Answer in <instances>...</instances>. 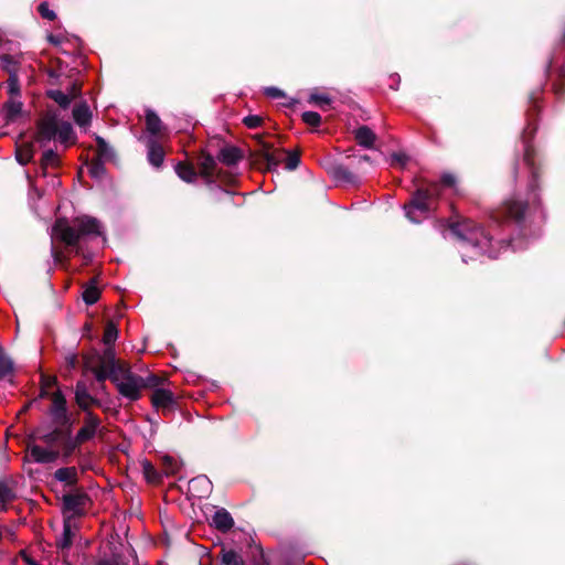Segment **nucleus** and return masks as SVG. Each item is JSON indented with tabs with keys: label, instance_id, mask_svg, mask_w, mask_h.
I'll use <instances>...</instances> for the list:
<instances>
[{
	"label": "nucleus",
	"instance_id": "nucleus-38",
	"mask_svg": "<svg viewBox=\"0 0 565 565\" xmlns=\"http://www.w3.org/2000/svg\"><path fill=\"white\" fill-rule=\"evenodd\" d=\"M8 94L10 98H18L20 95V83L19 77H9L7 82Z\"/></svg>",
	"mask_w": 565,
	"mask_h": 565
},
{
	"label": "nucleus",
	"instance_id": "nucleus-39",
	"mask_svg": "<svg viewBox=\"0 0 565 565\" xmlns=\"http://www.w3.org/2000/svg\"><path fill=\"white\" fill-rule=\"evenodd\" d=\"M118 337L117 328L110 323L106 327L105 333H104V342L106 345L113 344Z\"/></svg>",
	"mask_w": 565,
	"mask_h": 565
},
{
	"label": "nucleus",
	"instance_id": "nucleus-18",
	"mask_svg": "<svg viewBox=\"0 0 565 565\" xmlns=\"http://www.w3.org/2000/svg\"><path fill=\"white\" fill-rule=\"evenodd\" d=\"M152 404L156 408H170L173 405V394L166 388H157L152 393Z\"/></svg>",
	"mask_w": 565,
	"mask_h": 565
},
{
	"label": "nucleus",
	"instance_id": "nucleus-35",
	"mask_svg": "<svg viewBox=\"0 0 565 565\" xmlns=\"http://www.w3.org/2000/svg\"><path fill=\"white\" fill-rule=\"evenodd\" d=\"M215 167V160L212 156H204L201 160V170L202 174L205 177H211L212 171Z\"/></svg>",
	"mask_w": 565,
	"mask_h": 565
},
{
	"label": "nucleus",
	"instance_id": "nucleus-12",
	"mask_svg": "<svg viewBox=\"0 0 565 565\" xmlns=\"http://www.w3.org/2000/svg\"><path fill=\"white\" fill-rule=\"evenodd\" d=\"M212 488V482L206 476H198L189 482V492L195 498L209 497Z\"/></svg>",
	"mask_w": 565,
	"mask_h": 565
},
{
	"label": "nucleus",
	"instance_id": "nucleus-34",
	"mask_svg": "<svg viewBox=\"0 0 565 565\" xmlns=\"http://www.w3.org/2000/svg\"><path fill=\"white\" fill-rule=\"evenodd\" d=\"M224 565H244L243 559L234 551H226L222 555Z\"/></svg>",
	"mask_w": 565,
	"mask_h": 565
},
{
	"label": "nucleus",
	"instance_id": "nucleus-8",
	"mask_svg": "<svg viewBox=\"0 0 565 565\" xmlns=\"http://www.w3.org/2000/svg\"><path fill=\"white\" fill-rule=\"evenodd\" d=\"M24 116L23 104L19 98H9L2 106L0 118L6 124H13Z\"/></svg>",
	"mask_w": 565,
	"mask_h": 565
},
{
	"label": "nucleus",
	"instance_id": "nucleus-56",
	"mask_svg": "<svg viewBox=\"0 0 565 565\" xmlns=\"http://www.w3.org/2000/svg\"><path fill=\"white\" fill-rule=\"evenodd\" d=\"M24 561H25L26 565H39L34 559H32L29 556H24Z\"/></svg>",
	"mask_w": 565,
	"mask_h": 565
},
{
	"label": "nucleus",
	"instance_id": "nucleus-62",
	"mask_svg": "<svg viewBox=\"0 0 565 565\" xmlns=\"http://www.w3.org/2000/svg\"><path fill=\"white\" fill-rule=\"evenodd\" d=\"M29 406H30L29 404H28V405H25V406L22 408V411H21V412H26V411H28V408H29Z\"/></svg>",
	"mask_w": 565,
	"mask_h": 565
},
{
	"label": "nucleus",
	"instance_id": "nucleus-50",
	"mask_svg": "<svg viewBox=\"0 0 565 565\" xmlns=\"http://www.w3.org/2000/svg\"><path fill=\"white\" fill-rule=\"evenodd\" d=\"M65 362L67 364V366L73 370L75 369L76 364H77V356L76 354L74 353H70L65 356Z\"/></svg>",
	"mask_w": 565,
	"mask_h": 565
},
{
	"label": "nucleus",
	"instance_id": "nucleus-23",
	"mask_svg": "<svg viewBox=\"0 0 565 565\" xmlns=\"http://www.w3.org/2000/svg\"><path fill=\"white\" fill-rule=\"evenodd\" d=\"M242 158L241 150L236 147H224L218 153V160L227 166L237 163Z\"/></svg>",
	"mask_w": 565,
	"mask_h": 565
},
{
	"label": "nucleus",
	"instance_id": "nucleus-22",
	"mask_svg": "<svg viewBox=\"0 0 565 565\" xmlns=\"http://www.w3.org/2000/svg\"><path fill=\"white\" fill-rule=\"evenodd\" d=\"M354 137L363 148H372L376 139L375 134L367 126L359 127L354 132Z\"/></svg>",
	"mask_w": 565,
	"mask_h": 565
},
{
	"label": "nucleus",
	"instance_id": "nucleus-49",
	"mask_svg": "<svg viewBox=\"0 0 565 565\" xmlns=\"http://www.w3.org/2000/svg\"><path fill=\"white\" fill-rule=\"evenodd\" d=\"M424 191H428L430 194V200L433 201L435 198L439 195L440 185L438 183H431L427 189H423Z\"/></svg>",
	"mask_w": 565,
	"mask_h": 565
},
{
	"label": "nucleus",
	"instance_id": "nucleus-29",
	"mask_svg": "<svg viewBox=\"0 0 565 565\" xmlns=\"http://www.w3.org/2000/svg\"><path fill=\"white\" fill-rule=\"evenodd\" d=\"M175 172L180 179L185 182H193L195 180L196 173L191 166L179 162L175 166Z\"/></svg>",
	"mask_w": 565,
	"mask_h": 565
},
{
	"label": "nucleus",
	"instance_id": "nucleus-57",
	"mask_svg": "<svg viewBox=\"0 0 565 565\" xmlns=\"http://www.w3.org/2000/svg\"><path fill=\"white\" fill-rule=\"evenodd\" d=\"M99 170H102V167L96 166V167L92 170V174H93V175H97V174H98V172H99Z\"/></svg>",
	"mask_w": 565,
	"mask_h": 565
},
{
	"label": "nucleus",
	"instance_id": "nucleus-59",
	"mask_svg": "<svg viewBox=\"0 0 565 565\" xmlns=\"http://www.w3.org/2000/svg\"><path fill=\"white\" fill-rule=\"evenodd\" d=\"M393 79H394V81H397V84L399 83V76H398V75H394V76H393Z\"/></svg>",
	"mask_w": 565,
	"mask_h": 565
},
{
	"label": "nucleus",
	"instance_id": "nucleus-30",
	"mask_svg": "<svg viewBox=\"0 0 565 565\" xmlns=\"http://www.w3.org/2000/svg\"><path fill=\"white\" fill-rule=\"evenodd\" d=\"M60 163V158L52 149L46 150L42 156V169L45 171L47 168H55Z\"/></svg>",
	"mask_w": 565,
	"mask_h": 565
},
{
	"label": "nucleus",
	"instance_id": "nucleus-28",
	"mask_svg": "<svg viewBox=\"0 0 565 565\" xmlns=\"http://www.w3.org/2000/svg\"><path fill=\"white\" fill-rule=\"evenodd\" d=\"M96 146L97 153L99 158L104 161H109L114 159L115 152L114 149L106 142V140L102 137H96Z\"/></svg>",
	"mask_w": 565,
	"mask_h": 565
},
{
	"label": "nucleus",
	"instance_id": "nucleus-55",
	"mask_svg": "<svg viewBox=\"0 0 565 565\" xmlns=\"http://www.w3.org/2000/svg\"><path fill=\"white\" fill-rule=\"evenodd\" d=\"M534 189H535V185H534V181L531 183L530 185V195H531V200L532 201H535L536 200V194L534 193Z\"/></svg>",
	"mask_w": 565,
	"mask_h": 565
},
{
	"label": "nucleus",
	"instance_id": "nucleus-31",
	"mask_svg": "<svg viewBox=\"0 0 565 565\" xmlns=\"http://www.w3.org/2000/svg\"><path fill=\"white\" fill-rule=\"evenodd\" d=\"M333 175L337 180L343 181L347 183H354L355 182V175L349 171L347 168L339 166L334 168Z\"/></svg>",
	"mask_w": 565,
	"mask_h": 565
},
{
	"label": "nucleus",
	"instance_id": "nucleus-13",
	"mask_svg": "<svg viewBox=\"0 0 565 565\" xmlns=\"http://www.w3.org/2000/svg\"><path fill=\"white\" fill-rule=\"evenodd\" d=\"M77 533V526L73 520L64 519L63 532L56 541V546L61 551H66L71 547L73 539Z\"/></svg>",
	"mask_w": 565,
	"mask_h": 565
},
{
	"label": "nucleus",
	"instance_id": "nucleus-53",
	"mask_svg": "<svg viewBox=\"0 0 565 565\" xmlns=\"http://www.w3.org/2000/svg\"><path fill=\"white\" fill-rule=\"evenodd\" d=\"M441 182L445 185L451 186V185L455 184L456 179H455V177L452 174H444L443 178H441Z\"/></svg>",
	"mask_w": 565,
	"mask_h": 565
},
{
	"label": "nucleus",
	"instance_id": "nucleus-44",
	"mask_svg": "<svg viewBox=\"0 0 565 565\" xmlns=\"http://www.w3.org/2000/svg\"><path fill=\"white\" fill-rule=\"evenodd\" d=\"M36 438H39L40 440H42L43 443L45 444H54L56 443L57 438H58V430L55 429L51 433H47V434H40V431H36Z\"/></svg>",
	"mask_w": 565,
	"mask_h": 565
},
{
	"label": "nucleus",
	"instance_id": "nucleus-9",
	"mask_svg": "<svg viewBox=\"0 0 565 565\" xmlns=\"http://www.w3.org/2000/svg\"><path fill=\"white\" fill-rule=\"evenodd\" d=\"M99 428H100L99 418L96 415H94L92 412H87L85 415V418H84V425L77 431L75 437L82 444L86 443L95 437V435L99 430Z\"/></svg>",
	"mask_w": 565,
	"mask_h": 565
},
{
	"label": "nucleus",
	"instance_id": "nucleus-24",
	"mask_svg": "<svg viewBox=\"0 0 565 565\" xmlns=\"http://www.w3.org/2000/svg\"><path fill=\"white\" fill-rule=\"evenodd\" d=\"M146 126H147V130L151 134L150 138H154L161 131L162 122H161V119L159 118V116L154 111L147 110Z\"/></svg>",
	"mask_w": 565,
	"mask_h": 565
},
{
	"label": "nucleus",
	"instance_id": "nucleus-47",
	"mask_svg": "<svg viewBox=\"0 0 565 565\" xmlns=\"http://www.w3.org/2000/svg\"><path fill=\"white\" fill-rule=\"evenodd\" d=\"M164 463L167 466L166 473H175L178 471V462L172 457H164Z\"/></svg>",
	"mask_w": 565,
	"mask_h": 565
},
{
	"label": "nucleus",
	"instance_id": "nucleus-51",
	"mask_svg": "<svg viewBox=\"0 0 565 565\" xmlns=\"http://www.w3.org/2000/svg\"><path fill=\"white\" fill-rule=\"evenodd\" d=\"M98 565H126L120 557H115L113 559H106L98 563Z\"/></svg>",
	"mask_w": 565,
	"mask_h": 565
},
{
	"label": "nucleus",
	"instance_id": "nucleus-10",
	"mask_svg": "<svg viewBox=\"0 0 565 565\" xmlns=\"http://www.w3.org/2000/svg\"><path fill=\"white\" fill-rule=\"evenodd\" d=\"M28 456L33 462L51 463L58 458L60 452L53 449L41 447L36 444H30L28 446Z\"/></svg>",
	"mask_w": 565,
	"mask_h": 565
},
{
	"label": "nucleus",
	"instance_id": "nucleus-43",
	"mask_svg": "<svg viewBox=\"0 0 565 565\" xmlns=\"http://www.w3.org/2000/svg\"><path fill=\"white\" fill-rule=\"evenodd\" d=\"M39 13L43 19L53 21L56 18V13L50 8L47 2H42L39 6Z\"/></svg>",
	"mask_w": 565,
	"mask_h": 565
},
{
	"label": "nucleus",
	"instance_id": "nucleus-17",
	"mask_svg": "<svg viewBox=\"0 0 565 565\" xmlns=\"http://www.w3.org/2000/svg\"><path fill=\"white\" fill-rule=\"evenodd\" d=\"M262 156L267 163L268 170H277L284 158V152L278 149H274L267 143H264Z\"/></svg>",
	"mask_w": 565,
	"mask_h": 565
},
{
	"label": "nucleus",
	"instance_id": "nucleus-52",
	"mask_svg": "<svg viewBox=\"0 0 565 565\" xmlns=\"http://www.w3.org/2000/svg\"><path fill=\"white\" fill-rule=\"evenodd\" d=\"M392 160L397 162V163H399V164H402V166H404L406 163V161H407V158L403 153H393L392 154Z\"/></svg>",
	"mask_w": 565,
	"mask_h": 565
},
{
	"label": "nucleus",
	"instance_id": "nucleus-60",
	"mask_svg": "<svg viewBox=\"0 0 565 565\" xmlns=\"http://www.w3.org/2000/svg\"><path fill=\"white\" fill-rule=\"evenodd\" d=\"M462 262L467 263L465 250H462Z\"/></svg>",
	"mask_w": 565,
	"mask_h": 565
},
{
	"label": "nucleus",
	"instance_id": "nucleus-19",
	"mask_svg": "<svg viewBox=\"0 0 565 565\" xmlns=\"http://www.w3.org/2000/svg\"><path fill=\"white\" fill-rule=\"evenodd\" d=\"M35 147L33 142L21 141L17 143L15 158L20 164H26L34 156Z\"/></svg>",
	"mask_w": 565,
	"mask_h": 565
},
{
	"label": "nucleus",
	"instance_id": "nucleus-6",
	"mask_svg": "<svg viewBox=\"0 0 565 565\" xmlns=\"http://www.w3.org/2000/svg\"><path fill=\"white\" fill-rule=\"evenodd\" d=\"M433 201L428 191L418 189L408 204H405V215L413 223H419L427 218L431 210Z\"/></svg>",
	"mask_w": 565,
	"mask_h": 565
},
{
	"label": "nucleus",
	"instance_id": "nucleus-41",
	"mask_svg": "<svg viewBox=\"0 0 565 565\" xmlns=\"http://www.w3.org/2000/svg\"><path fill=\"white\" fill-rule=\"evenodd\" d=\"M302 120L309 126H319L321 116L316 111H305L302 114Z\"/></svg>",
	"mask_w": 565,
	"mask_h": 565
},
{
	"label": "nucleus",
	"instance_id": "nucleus-15",
	"mask_svg": "<svg viewBox=\"0 0 565 565\" xmlns=\"http://www.w3.org/2000/svg\"><path fill=\"white\" fill-rule=\"evenodd\" d=\"M147 158L149 163L156 168L163 163L164 151L154 138H148L147 140Z\"/></svg>",
	"mask_w": 565,
	"mask_h": 565
},
{
	"label": "nucleus",
	"instance_id": "nucleus-2",
	"mask_svg": "<svg viewBox=\"0 0 565 565\" xmlns=\"http://www.w3.org/2000/svg\"><path fill=\"white\" fill-rule=\"evenodd\" d=\"M110 381L116 385L118 393L129 399L137 401L141 396V391L147 386H154L157 377L149 375L146 379L131 372L126 363L115 367L110 374Z\"/></svg>",
	"mask_w": 565,
	"mask_h": 565
},
{
	"label": "nucleus",
	"instance_id": "nucleus-26",
	"mask_svg": "<svg viewBox=\"0 0 565 565\" xmlns=\"http://www.w3.org/2000/svg\"><path fill=\"white\" fill-rule=\"evenodd\" d=\"M100 291L97 287L96 279H92L84 288L83 300L86 305H94L99 299Z\"/></svg>",
	"mask_w": 565,
	"mask_h": 565
},
{
	"label": "nucleus",
	"instance_id": "nucleus-61",
	"mask_svg": "<svg viewBox=\"0 0 565 565\" xmlns=\"http://www.w3.org/2000/svg\"><path fill=\"white\" fill-rule=\"evenodd\" d=\"M360 159L364 160V161H369V157L367 156H362Z\"/></svg>",
	"mask_w": 565,
	"mask_h": 565
},
{
	"label": "nucleus",
	"instance_id": "nucleus-32",
	"mask_svg": "<svg viewBox=\"0 0 565 565\" xmlns=\"http://www.w3.org/2000/svg\"><path fill=\"white\" fill-rule=\"evenodd\" d=\"M49 96L63 108L71 104V97L58 89L50 90Z\"/></svg>",
	"mask_w": 565,
	"mask_h": 565
},
{
	"label": "nucleus",
	"instance_id": "nucleus-42",
	"mask_svg": "<svg viewBox=\"0 0 565 565\" xmlns=\"http://www.w3.org/2000/svg\"><path fill=\"white\" fill-rule=\"evenodd\" d=\"M309 102L320 107H323L324 105H329L331 99L326 94L312 93L309 97Z\"/></svg>",
	"mask_w": 565,
	"mask_h": 565
},
{
	"label": "nucleus",
	"instance_id": "nucleus-48",
	"mask_svg": "<svg viewBox=\"0 0 565 565\" xmlns=\"http://www.w3.org/2000/svg\"><path fill=\"white\" fill-rule=\"evenodd\" d=\"M265 94L270 97V98H280L284 96V93L277 88V87H266L265 88Z\"/></svg>",
	"mask_w": 565,
	"mask_h": 565
},
{
	"label": "nucleus",
	"instance_id": "nucleus-14",
	"mask_svg": "<svg viewBox=\"0 0 565 565\" xmlns=\"http://www.w3.org/2000/svg\"><path fill=\"white\" fill-rule=\"evenodd\" d=\"M75 399H76L77 405L86 413L90 412L89 411L90 405L97 403L96 398H94L89 394L88 387H87L86 383L83 381H78L76 383Z\"/></svg>",
	"mask_w": 565,
	"mask_h": 565
},
{
	"label": "nucleus",
	"instance_id": "nucleus-27",
	"mask_svg": "<svg viewBox=\"0 0 565 565\" xmlns=\"http://www.w3.org/2000/svg\"><path fill=\"white\" fill-rule=\"evenodd\" d=\"M54 477L57 481L66 483H75L77 480V470L75 467L58 468Z\"/></svg>",
	"mask_w": 565,
	"mask_h": 565
},
{
	"label": "nucleus",
	"instance_id": "nucleus-3",
	"mask_svg": "<svg viewBox=\"0 0 565 565\" xmlns=\"http://www.w3.org/2000/svg\"><path fill=\"white\" fill-rule=\"evenodd\" d=\"M75 136L70 122L60 119L56 113L47 111L38 125V141L42 145L52 140L68 147L74 142Z\"/></svg>",
	"mask_w": 565,
	"mask_h": 565
},
{
	"label": "nucleus",
	"instance_id": "nucleus-20",
	"mask_svg": "<svg viewBox=\"0 0 565 565\" xmlns=\"http://www.w3.org/2000/svg\"><path fill=\"white\" fill-rule=\"evenodd\" d=\"M504 209L509 217L520 221L525 211V203L519 199L511 198L504 203Z\"/></svg>",
	"mask_w": 565,
	"mask_h": 565
},
{
	"label": "nucleus",
	"instance_id": "nucleus-16",
	"mask_svg": "<svg viewBox=\"0 0 565 565\" xmlns=\"http://www.w3.org/2000/svg\"><path fill=\"white\" fill-rule=\"evenodd\" d=\"M212 525L222 532H226L233 527L234 520L227 510L221 508L214 512Z\"/></svg>",
	"mask_w": 565,
	"mask_h": 565
},
{
	"label": "nucleus",
	"instance_id": "nucleus-7",
	"mask_svg": "<svg viewBox=\"0 0 565 565\" xmlns=\"http://www.w3.org/2000/svg\"><path fill=\"white\" fill-rule=\"evenodd\" d=\"M51 416L53 420L61 426H72L67 414L66 399L62 392L57 391L52 396Z\"/></svg>",
	"mask_w": 565,
	"mask_h": 565
},
{
	"label": "nucleus",
	"instance_id": "nucleus-5",
	"mask_svg": "<svg viewBox=\"0 0 565 565\" xmlns=\"http://www.w3.org/2000/svg\"><path fill=\"white\" fill-rule=\"evenodd\" d=\"M121 362L115 359L113 349L107 348L103 355H86L84 356V372L94 374L98 382H104L106 379L110 380L113 369L119 367Z\"/></svg>",
	"mask_w": 565,
	"mask_h": 565
},
{
	"label": "nucleus",
	"instance_id": "nucleus-37",
	"mask_svg": "<svg viewBox=\"0 0 565 565\" xmlns=\"http://www.w3.org/2000/svg\"><path fill=\"white\" fill-rule=\"evenodd\" d=\"M81 444L82 443L77 440L76 437L68 438L63 446V457L65 459L68 458Z\"/></svg>",
	"mask_w": 565,
	"mask_h": 565
},
{
	"label": "nucleus",
	"instance_id": "nucleus-58",
	"mask_svg": "<svg viewBox=\"0 0 565 565\" xmlns=\"http://www.w3.org/2000/svg\"><path fill=\"white\" fill-rule=\"evenodd\" d=\"M524 159L530 164V149L529 148L525 149V158Z\"/></svg>",
	"mask_w": 565,
	"mask_h": 565
},
{
	"label": "nucleus",
	"instance_id": "nucleus-21",
	"mask_svg": "<svg viewBox=\"0 0 565 565\" xmlns=\"http://www.w3.org/2000/svg\"><path fill=\"white\" fill-rule=\"evenodd\" d=\"M73 118L79 127L86 128L89 126L92 120V113L86 103H81L74 107Z\"/></svg>",
	"mask_w": 565,
	"mask_h": 565
},
{
	"label": "nucleus",
	"instance_id": "nucleus-4",
	"mask_svg": "<svg viewBox=\"0 0 565 565\" xmlns=\"http://www.w3.org/2000/svg\"><path fill=\"white\" fill-rule=\"evenodd\" d=\"M451 231L467 246H471L476 255L488 254L491 258L497 257V255L488 248V246L491 245V238L481 227L473 225L472 222L466 221L461 224H455L451 226Z\"/></svg>",
	"mask_w": 565,
	"mask_h": 565
},
{
	"label": "nucleus",
	"instance_id": "nucleus-54",
	"mask_svg": "<svg viewBox=\"0 0 565 565\" xmlns=\"http://www.w3.org/2000/svg\"><path fill=\"white\" fill-rule=\"evenodd\" d=\"M47 40L54 45H60L62 43V38L60 35L50 34Z\"/></svg>",
	"mask_w": 565,
	"mask_h": 565
},
{
	"label": "nucleus",
	"instance_id": "nucleus-45",
	"mask_svg": "<svg viewBox=\"0 0 565 565\" xmlns=\"http://www.w3.org/2000/svg\"><path fill=\"white\" fill-rule=\"evenodd\" d=\"M300 159L297 153L288 152L286 158V169L295 170L299 166Z\"/></svg>",
	"mask_w": 565,
	"mask_h": 565
},
{
	"label": "nucleus",
	"instance_id": "nucleus-1",
	"mask_svg": "<svg viewBox=\"0 0 565 565\" xmlns=\"http://www.w3.org/2000/svg\"><path fill=\"white\" fill-rule=\"evenodd\" d=\"M52 236L68 246H75L82 238L92 239L102 236L103 241H106L100 222L87 215L75 217L72 225L66 218L56 220L52 228Z\"/></svg>",
	"mask_w": 565,
	"mask_h": 565
},
{
	"label": "nucleus",
	"instance_id": "nucleus-36",
	"mask_svg": "<svg viewBox=\"0 0 565 565\" xmlns=\"http://www.w3.org/2000/svg\"><path fill=\"white\" fill-rule=\"evenodd\" d=\"M13 498L11 489L3 482H0V511L4 510L6 504Z\"/></svg>",
	"mask_w": 565,
	"mask_h": 565
},
{
	"label": "nucleus",
	"instance_id": "nucleus-46",
	"mask_svg": "<svg viewBox=\"0 0 565 565\" xmlns=\"http://www.w3.org/2000/svg\"><path fill=\"white\" fill-rule=\"evenodd\" d=\"M243 121L248 128H257L260 126L263 118L257 115H249L246 116Z\"/></svg>",
	"mask_w": 565,
	"mask_h": 565
},
{
	"label": "nucleus",
	"instance_id": "nucleus-40",
	"mask_svg": "<svg viewBox=\"0 0 565 565\" xmlns=\"http://www.w3.org/2000/svg\"><path fill=\"white\" fill-rule=\"evenodd\" d=\"M142 470H143V475L146 477V479L149 481V482H154L158 480V473L156 471V469L153 468V466L145 460L142 462Z\"/></svg>",
	"mask_w": 565,
	"mask_h": 565
},
{
	"label": "nucleus",
	"instance_id": "nucleus-11",
	"mask_svg": "<svg viewBox=\"0 0 565 565\" xmlns=\"http://www.w3.org/2000/svg\"><path fill=\"white\" fill-rule=\"evenodd\" d=\"M84 497L78 494H67L63 497L64 519L72 520L82 513Z\"/></svg>",
	"mask_w": 565,
	"mask_h": 565
},
{
	"label": "nucleus",
	"instance_id": "nucleus-25",
	"mask_svg": "<svg viewBox=\"0 0 565 565\" xmlns=\"http://www.w3.org/2000/svg\"><path fill=\"white\" fill-rule=\"evenodd\" d=\"M18 60L12 56L4 54L0 56V68L9 74V77H18Z\"/></svg>",
	"mask_w": 565,
	"mask_h": 565
},
{
	"label": "nucleus",
	"instance_id": "nucleus-33",
	"mask_svg": "<svg viewBox=\"0 0 565 565\" xmlns=\"http://www.w3.org/2000/svg\"><path fill=\"white\" fill-rule=\"evenodd\" d=\"M13 364L10 358H8L0 349V377H4L12 373Z\"/></svg>",
	"mask_w": 565,
	"mask_h": 565
}]
</instances>
